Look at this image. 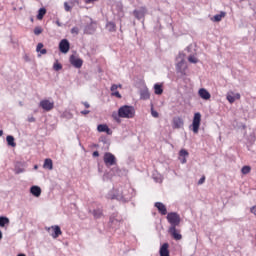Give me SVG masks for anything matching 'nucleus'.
Here are the masks:
<instances>
[{
	"label": "nucleus",
	"mask_w": 256,
	"mask_h": 256,
	"mask_svg": "<svg viewBox=\"0 0 256 256\" xmlns=\"http://www.w3.org/2000/svg\"><path fill=\"white\" fill-rule=\"evenodd\" d=\"M107 199H116L121 203H129L133 199V188H123L113 189L106 195Z\"/></svg>",
	"instance_id": "1"
},
{
	"label": "nucleus",
	"mask_w": 256,
	"mask_h": 256,
	"mask_svg": "<svg viewBox=\"0 0 256 256\" xmlns=\"http://www.w3.org/2000/svg\"><path fill=\"white\" fill-rule=\"evenodd\" d=\"M116 123H121V119H133L135 117V107L131 105H123L118 109L117 114H112Z\"/></svg>",
	"instance_id": "2"
},
{
	"label": "nucleus",
	"mask_w": 256,
	"mask_h": 256,
	"mask_svg": "<svg viewBox=\"0 0 256 256\" xmlns=\"http://www.w3.org/2000/svg\"><path fill=\"white\" fill-rule=\"evenodd\" d=\"M176 71L182 75H187V62H185V54L179 53L176 57Z\"/></svg>",
	"instance_id": "3"
},
{
	"label": "nucleus",
	"mask_w": 256,
	"mask_h": 256,
	"mask_svg": "<svg viewBox=\"0 0 256 256\" xmlns=\"http://www.w3.org/2000/svg\"><path fill=\"white\" fill-rule=\"evenodd\" d=\"M166 219L170 223V227H179L181 225V216L177 212L168 213Z\"/></svg>",
	"instance_id": "4"
},
{
	"label": "nucleus",
	"mask_w": 256,
	"mask_h": 256,
	"mask_svg": "<svg viewBox=\"0 0 256 256\" xmlns=\"http://www.w3.org/2000/svg\"><path fill=\"white\" fill-rule=\"evenodd\" d=\"M201 127V114L199 112L194 113V117L192 120V124L190 125L189 129L197 135L199 133V128Z\"/></svg>",
	"instance_id": "5"
},
{
	"label": "nucleus",
	"mask_w": 256,
	"mask_h": 256,
	"mask_svg": "<svg viewBox=\"0 0 256 256\" xmlns=\"http://www.w3.org/2000/svg\"><path fill=\"white\" fill-rule=\"evenodd\" d=\"M103 161L106 167H113V165H117V158L111 152H106L104 154Z\"/></svg>",
	"instance_id": "6"
},
{
	"label": "nucleus",
	"mask_w": 256,
	"mask_h": 256,
	"mask_svg": "<svg viewBox=\"0 0 256 256\" xmlns=\"http://www.w3.org/2000/svg\"><path fill=\"white\" fill-rule=\"evenodd\" d=\"M39 107L41 109H43V111L49 112L52 111L55 107V102L54 101H50L47 99L41 100L39 103Z\"/></svg>",
	"instance_id": "7"
},
{
	"label": "nucleus",
	"mask_w": 256,
	"mask_h": 256,
	"mask_svg": "<svg viewBox=\"0 0 256 256\" xmlns=\"http://www.w3.org/2000/svg\"><path fill=\"white\" fill-rule=\"evenodd\" d=\"M133 15L135 19H138V21H141V19H144L145 15H147V8L145 6H142L138 9H135L133 11Z\"/></svg>",
	"instance_id": "8"
},
{
	"label": "nucleus",
	"mask_w": 256,
	"mask_h": 256,
	"mask_svg": "<svg viewBox=\"0 0 256 256\" xmlns=\"http://www.w3.org/2000/svg\"><path fill=\"white\" fill-rule=\"evenodd\" d=\"M69 62L75 69H81L83 67V59L73 54L70 56Z\"/></svg>",
	"instance_id": "9"
},
{
	"label": "nucleus",
	"mask_w": 256,
	"mask_h": 256,
	"mask_svg": "<svg viewBox=\"0 0 256 256\" xmlns=\"http://www.w3.org/2000/svg\"><path fill=\"white\" fill-rule=\"evenodd\" d=\"M168 233L175 241H181L183 239V235H181L180 230H177V227H169Z\"/></svg>",
	"instance_id": "10"
},
{
	"label": "nucleus",
	"mask_w": 256,
	"mask_h": 256,
	"mask_svg": "<svg viewBox=\"0 0 256 256\" xmlns=\"http://www.w3.org/2000/svg\"><path fill=\"white\" fill-rule=\"evenodd\" d=\"M53 231L50 235L53 239H57L60 235L63 234V231H61V227L58 225H54L51 227L46 228V231Z\"/></svg>",
	"instance_id": "11"
},
{
	"label": "nucleus",
	"mask_w": 256,
	"mask_h": 256,
	"mask_svg": "<svg viewBox=\"0 0 256 256\" xmlns=\"http://www.w3.org/2000/svg\"><path fill=\"white\" fill-rule=\"evenodd\" d=\"M69 49H71V44L69 43V40L62 39L59 43V50L61 53H69Z\"/></svg>",
	"instance_id": "12"
},
{
	"label": "nucleus",
	"mask_w": 256,
	"mask_h": 256,
	"mask_svg": "<svg viewBox=\"0 0 256 256\" xmlns=\"http://www.w3.org/2000/svg\"><path fill=\"white\" fill-rule=\"evenodd\" d=\"M198 95L204 101H209V99H211V93H209V91H207V89L205 88H200L198 91Z\"/></svg>",
	"instance_id": "13"
},
{
	"label": "nucleus",
	"mask_w": 256,
	"mask_h": 256,
	"mask_svg": "<svg viewBox=\"0 0 256 256\" xmlns=\"http://www.w3.org/2000/svg\"><path fill=\"white\" fill-rule=\"evenodd\" d=\"M109 223L113 226H117L119 225V223H121V216H119V214L117 212H114L111 214L110 216V221Z\"/></svg>",
	"instance_id": "14"
},
{
	"label": "nucleus",
	"mask_w": 256,
	"mask_h": 256,
	"mask_svg": "<svg viewBox=\"0 0 256 256\" xmlns=\"http://www.w3.org/2000/svg\"><path fill=\"white\" fill-rule=\"evenodd\" d=\"M97 131L99 133H107V135L113 134V131H111V128H109V126H107V124H99L97 126Z\"/></svg>",
	"instance_id": "15"
},
{
	"label": "nucleus",
	"mask_w": 256,
	"mask_h": 256,
	"mask_svg": "<svg viewBox=\"0 0 256 256\" xmlns=\"http://www.w3.org/2000/svg\"><path fill=\"white\" fill-rule=\"evenodd\" d=\"M154 207H156V209L158 210L160 215H168L167 214V206H165V204H163V202H156L154 204Z\"/></svg>",
	"instance_id": "16"
},
{
	"label": "nucleus",
	"mask_w": 256,
	"mask_h": 256,
	"mask_svg": "<svg viewBox=\"0 0 256 256\" xmlns=\"http://www.w3.org/2000/svg\"><path fill=\"white\" fill-rule=\"evenodd\" d=\"M30 193L33 197H41V187L37 185L30 187Z\"/></svg>",
	"instance_id": "17"
},
{
	"label": "nucleus",
	"mask_w": 256,
	"mask_h": 256,
	"mask_svg": "<svg viewBox=\"0 0 256 256\" xmlns=\"http://www.w3.org/2000/svg\"><path fill=\"white\" fill-rule=\"evenodd\" d=\"M181 127H183V119H181V117H174L173 118V128L181 129Z\"/></svg>",
	"instance_id": "18"
},
{
	"label": "nucleus",
	"mask_w": 256,
	"mask_h": 256,
	"mask_svg": "<svg viewBox=\"0 0 256 256\" xmlns=\"http://www.w3.org/2000/svg\"><path fill=\"white\" fill-rule=\"evenodd\" d=\"M160 256H169V243H164L161 247H160Z\"/></svg>",
	"instance_id": "19"
},
{
	"label": "nucleus",
	"mask_w": 256,
	"mask_h": 256,
	"mask_svg": "<svg viewBox=\"0 0 256 256\" xmlns=\"http://www.w3.org/2000/svg\"><path fill=\"white\" fill-rule=\"evenodd\" d=\"M43 168L48 169L49 171H52L53 170V160H51V158H46L44 160Z\"/></svg>",
	"instance_id": "20"
},
{
	"label": "nucleus",
	"mask_w": 256,
	"mask_h": 256,
	"mask_svg": "<svg viewBox=\"0 0 256 256\" xmlns=\"http://www.w3.org/2000/svg\"><path fill=\"white\" fill-rule=\"evenodd\" d=\"M14 172L16 175H20V173H25V168L23 167V164L17 162L14 168Z\"/></svg>",
	"instance_id": "21"
},
{
	"label": "nucleus",
	"mask_w": 256,
	"mask_h": 256,
	"mask_svg": "<svg viewBox=\"0 0 256 256\" xmlns=\"http://www.w3.org/2000/svg\"><path fill=\"white\" fill-rule=\"evenodd\" d=\"M10 223L11 221L7 216H0V227L5 228L9 226Z\"/></svg>",
	"instance_id": "22"
},
{
	"label": "nucleus",
	"mask_w": 256,
	"mask_h": 256,
	"mask_svg": "<svg viewBox=\"0 0 256 256\" xmlns=\"http://www.w3.org/2000/svg\"><path fill=\"white\" fill-rule=\"evenodd\" d=\"M154 93L155 95H163V85L156 83L154 85Z\"/></svg>",
	"instance_id": "23"
},
{
	"label": "nucleus",
	"mask_w": 256,
	"mask_h": 256,
	"mask_svg": "<svg viewBox=\"0 0 256 256\" xmlns=\"http://www.w3.org/2000/svg\"><path fill=\"white\" fill-rule=\"evenodd\" d=\"M93 217L94 219H101L103 217V210L100 208L93 210Z\"/></svg>",
	"instance_id": "24"
},
{
	"label": "nucleus",
	"mask_w": 256,
	"mask_h": 256,
	"mask_svg": "<svg viewBox=\"0 0 256 256\" xmlns=\"http://www.w3.org/2000/svg\"><path fill=\"white\" fill-rule=\"evenodd\" d=\"M106 29H107L108 31H110V33H113V32L116 31L117 26L115 25V22H108V23L106 24Z\"/></svg>",
	"instance_id": "25"
},
{
	"label": "nucleus",
	"mask_w": 256,
	"mask_h": 256,
	"mask_svg": "<svg viewBox=\"0 0 256 256\" xmlns=\"http://www.w3.org/2000/svg\"><path fill=\"white\" fill-rule=\"evenodd\" d=\"M6 141H7L8 145H9L10 147H16V146H17V144L15 143V137H13V136H11V135H8V136L6 137Z\"/></svg>",
	"instance_id": "26"
},
{
	"label": "nucleus",
	"mask_w": 256,
	"mask_h": 256,
	"mask_svg": "<svg viewBox=\"0 0 256 256\" xmlns=\"http://www.w3.org/2000/svg\"><path fill=\"white\" fill-rule=\"evenodd\" d=\"M47 13V9H45V8H40L39 10H38V14H37V19L39 20V21H41V19H43V17H45V14Z\"/></svg>",
	"instance_id": "27"
},
{
	"label": "nucleus",
	"mask_w": 256,
	"mask_h": 256,
	"mask_svg": "<svg viewBox=\"0 0 256 256\" xmlns=\"http://www.w3.org/2000/svg\"><path fill=\"white\" fill-rule=\"evenodd\" d=\"M223 17H225V12H221L220 14H216L212 21H214L215 23H219V21H221V19H223Z\"/></svg>",
	"instance_id": "28"
},
{
	"label": "nucleus",
	"mask_w": 256,
	"mask_h": 256,
	"mask_svg": "<svg viewBox=\"0 0 256 256\" xmlns=\"http://www.w3.org/2000/svg\"><path fill=\"white\" fill-rule=\"evenodd\" d=\"M226 99L228 103H231V104L235 103V97L233 96V92L227 93Z\"/></svg>",
	"instance_id": "29"
},
{
	"label": "nucleus",
	"mask_w": 256,
	"mask_h": 256,
	"mask_svg": "<svg viewBox=\"0 0 256 256\" xmlns=\"http://www.w3.org/2000/svg\"><path fill=\"white\" fill-rule=\"evenodd\" d=\"M85 33H88L89 35L95 33V28L93 25H88L85 27Z\"/></svg>",
	"instance_id": "30"
},
{
	"label": "nucleus",
	"mask_w": 256,
	"mask_h": 256,
	"mask_svg": "<svg viewBox=\"0 0 256 256\" xmlns=\"http://www.w3.org/2000/svg\"><path fill=\"white\" fill-rule=\"evenodd\" d=\"M140 95L141 99H149V97H151V95L149 94V90H142Z\"/></svg>",
	"instance_id": "31"
},
{
	"label": "nucleus",
	"mask_w": 256,
	"mask_h": 256,
	"mask_svg": "<svg viewBox=\"0 0 256 256\" xmlns=\"http://www.w3.org/2000/svg\"><path fill=\"white\" fill-rule=\"evenodd\" d=\"M121 87H122L121 84H119V85L113 84L110 88V91H111V93H115V92H117V89H121Z\"/></svg>",
	"instance_id": "32"
},
{
	"label": "nucleus",
	"mask_w": 256,
	"mask_h": 256,
	"mask_svg": "<svg viewBox=\"0 0 256 256\" xmlns=\"http://www.w3.org/2000/svg\"><path fill=\"white\" fill-rule=\"evenodd\" d=\"M241 171H242L243 175H247L248 173L251 172V167L250 166H243Z\"/></svg>",
	"instance_id": "33"
},
{
	"label": "nucleus",
	"mask_w": 256,
	"mask_h": 256,
	"mask_svg": "<svg viewBox=\"0 0 256 256\" xmlns=\"http://www.w3.org/2000/svg\"><path fill=\"white\" fill-rule=\"evenodd\" d=\"M41 33H43V28H41V26H36L34 28V35H41Z\"/></svg>",
	"instance_id": "34"
},
{
	"label": "nucleus",
	"mask_w": 256,
	"mask_h": 256,
	"mask_svg": "<svg viewBox=\"0 0 256 256\" xmlns=\"http://www.w3.org/2000/svg\"><path fill=\"white\" fill-rule=\"evenodd\" d=\"M54 71H61V69H63V65H61V63L56 62L53 65Z\"/></svg>",
	"instance_id": "35"
},
{
	"label": "nucleus",
	"mask_w": 256,
	"mask_h": 256,
	"mask_svg": "<svg viewBox=\"0 0 256 256\" xmlns=\"http://www.w3.org/2000/svg\"><path fill=\"white\" fill-rule=\"evenodd\" d=\"M188 61H189V63H198V62H199V60L197 59V57H195L194 55H190V56L188 57Z\"/></svg>",
	"instance_id": "36"
},
{
	"label": "nucleus",
	"mask_w": 256,
	"mask_h": 256,
	"mask_svg": "<svg viewBox=\"0 0 256 256\" xmlns=\"http://www.w3.org/2000/svg\"><path fill=\"white\" fill-rule=\"evenodd\" d=\"M179 155H180V157H188L189 156V152L187 150H185V149H181L179 151Z\"/></svg>",
	"instance_id": "37"
},
{
	"label": "nucleus",
	"mask_w": 256,
	"mask_h": 256,
	"mask_svg": "<svg viewBox=\"0 0 256 256\" xmlns=\"http://www.w3.org/2000/svg\"><path fill=\"white\" fill-rule=\"evenodd\" d=\"M151 115H152V117L157 119L159 117V112H157L153 108H151Z\"/></svg>",
	"instance_id": "38"
},
{
	"label": "nucleus",
	"mask_w": 256,
	"mask_h": 256,
	"mask_svg": "<svg viewBox=\"0 0 256 256\" xmlns=\"http://www.w3.org/2000/svg\"><path fill=\"white\" fill-rule=\"evenodd\" d=\"M72 35H79V28L78 27H73L71 29Z\"/></svg>",
	"instance_id": "39"
},
{
	"label": "nucleus",
	"mask_w": 256,
	"mask_h": 256,
	"mask_svg": "<svg viewBox=\"0 0 256 256\" xmlns=\"http://www.w3.org/2000/svg\"><path fill=\"white\" fill-rule=\"evenodd\" d=\"M153 179L156 183H162L163 182V178L161 176H156V177L154 176Z\"/></svg>",
	"instance_id": "40"
},
{
	"label": "nucleus",
	"mask_w": 256,
	"mask_h": 256,
	"mask_svg": "<svg viewBox=\"0 0 256 256\" xmlns=\"http://www.w3.org/2000/svg\"><path fill=\"white\" fill-rule=\"evenodd\" d=\"M43 49V43H38L37 47H36V51L37 53H40Z\"/></svg>",
	"instance_id": "41"
},
{
	"label": "nucleus",
	"mask_w": 256,
	"mask_h": 256,
	"mask_svg": "<svg viewBox=\"0 0 256 256\" xmlns=\"http://www.w3.org/2000/svg\"><path fill=\"white\" fill-rule=\"evenodd\" d=\"M112 97H117V99H121V93H119V91H116L114 93H111Z\"/></svg>",
	"instance_id": "42"
},
{
	"label": "nucleus",
	"mask_w": 256,
	"mask_h": 256,
	"mask_svg": "<svg viewBox=\"0 0 256 256\" xmlns=\"http://www.w3.org/2000/svg\"><path fill=\"white\" fill-rule=\"evenodd\" d=\"M64 9L67 12L71 11V7H70L69 3H67V2L64 3Z\"/></svg>",
	"instance_id": "43"
},
{
	"label": "nucleus",
	"mask_w": 256,
	"mask_h": 256,
	"mask_svg": "<svg viewBox=\"0 0 256 256\" xmlns=\"http://www.w3.org/2000/svg\"><path fill=\"white\" fill-rule=\"evenodd\" d=\"M99 141H101V143H104V145H105V144H107V137L101 136Z\"/></svg>",
	"instance_id": "44"
},
{
	"label": "nucleus",
	"mask_w": 256,
	"mask_h": 256,
	"mask_svg": "<svg viewBox=\"0 0 256 256\" xmlns=\"http://www.w3.org/2000/svg\"><path fill=\"white\" fill-rule=\"evenodd\" d=\"M205 183V176H202L199 181H198V185H203Z\"/></svg>",
	"instance_id": "45"
},
{
	"label": "nucleus",
	"mask_w": 256,
	"mask_h": 256,
	"mask_svg": "<svg viewBox=\"0 0 256 256\" xmlns=\"http://www.w3.org/2000/svg\"><path fill=\"white\" fill-rule=\"evenodd\" d=\"M84 1H85L86 5H89L91 3H95V2H97L99 0H84Z\"/></svg>",
	"instance_id": "46"
},
{
	"label": "nucleus",
	"mask_w": 256,
	"mask_h": 256,
	"mask_svg": "<svg viewBox=\"0 0 256 256\" xmlns=\"http://www.w3.org/2000/svg\"><path fill=\"white\" fill-rule=\"evenodd\" d=\"M80 113H81V115H89V113H91V111H89V110H82Z\"/></svg>",
	"instance_id": "47"
},
{
	"label": "nucleus",
	"mask_w": 256,
	"mask_h": 256,
	"mask_svg": "<svg viewBox=\"0 0 256 256\" xmlns=\"http://www.w3.org/2000/svg\"><path fill=\"white\" fill-rule=\"evenodd\" d=\"M28 121H29V123H35V117L29 116Z\"/></svg>",
	"instance_id": "48"
},
{
	"label": "nucleus",
	"mask_w": 256,
	"mask_h": 256,
	"mask_svg": "<svg viewBox=\"0 0 256 256\" xmlns=\"http://www.w3.org/2000/svg\"><path fill=\"white\" fill-rule=\"evenodd\" d=\"M250 212L253 213V215H256V206H253V207L250 209Z\"/></svg>",
	"instance_id": "49"
},
{
	"label": "nucleus",
	"mask_w": 256,
	"mask_h": 256,
	"mask_svg": "<svg viewBox=\"0 0 256 256\" xmlns=\"http://www.w3.org/2000/svg\"><path fill=\"white\" fill-rule=\"evenodd\" d=\"M82 104L86 109H89L91 107V105H89L88 102H82Z\"/></svg>",
	"instance_id": "50"
},
{
	"label": "nucleus",
	"mask_w": 256,
	"mask_h": 256,
	"mask_svg": "<svg viewBox=\"0 0 256 256\" xmlns=\"http://www.w3.org/2000/svg\"><path fill=\"white\" fill-rule=\"evenodd\" d=\"M92 157H99V151H94L92 153Z\"/></svg>",
	"instance_id": "51"
},
{
	"label": "nucleus",
	"mask_w": 256,
	"mask_h": 256,
	"mask_svg": "<svg viewBox=\"0 0 256 256\" xmlns=\"http://www.w3.org/2000/svg\"><path fill=\"white\" fill-rule=\"evenodd\" d=\"M56 25H57L58 27H63V23H60L59 20H56Z\"/></svg>",
	"instance_id": "52"
},
{
	"label": "nucleus",
	"mask_w": 256,
	"mask_h": 256,
	"mask_svg": "<svg viewBox=\"0 0 256 256\" xmlns=\"http://www.w3.org/2000/svg\"><path fill=\"white\" fill-rule=\"evenodd\" d=\"M40 53H41V55H46L47 54V49L42 48V51Z\"/></svg>",
	"instance_id": "53"
},
{
	"label": "nucleus",
	"mask_w": 256,
	"mask_h": 256,
	"mask_svg": "<svg viewBox=\"0 0 256 256\" xmlns=\"http://www.w3.org/2000/svg\"><path fill=\"white\" fill-rule=\"evenodd\" d=\"M235 99H241V94H239V93H237V94H235Z\"/></svg>",
	"instance_id": "54"
},
{
	"label": "nucleus",
	"mask_w": 256,
	"mask_h": 256,
	"mask_svg": "<svg viewBox=\"0 0 256 256\" xmlns=\"http://www.w3.org/2000/svg\"><path fill=\"white\" fill-rule=\"evenodd\" d=\"M181 163H183V164L187 163V159H186V158H183V159L181 160Z\"/></svg>",
	"instance_id": "55"
},
{
	"label": "nucleus",
	"mask_w": 256,
	"mask_h": 256,
	"mask_svg": "<svg viewBox=\"0 0 256 256\" xmlns=\"http://www.w3.org/2000/svg\"><path fill=\"white\" fill-rule=\"evenodd\" d=\"M3 239V232L0 230V241Z\"/></svg>",
	"instance_id": "56"
},
{
	"label": "nucleus",
	"mask_w": 256,
	"mask_h": 256,
	"mask_svg": "<svg viewBox=\"0 0 256 256\" xmlns=\"http://www.w3.org/2000/svg\"><path fill=\"white\" fill-rule=\"evenodd\" d=\"M0 137H3V130H0Z\"/></svg>",
	"instance_id": "57"
},
{
	"label": "nucleus",
	"mask_w": 256,
	"mask_h": 256,
	"mask_svg": "<svg viewBox=\"0 0 256 256\" xmlns=\"http://www.w3.org/2000/svg\"><path fill=\"white\" fill-rule=\"evenodd\" d=\"M74 3H76L77 5H79V0H74Z\"/></svg>",
	"instance_id": "58"
},
{
	"label": "nucleus",
	"mask_w": 256,
	"mask_h": 256,
	"mask_svg": "<svg viewBox=\"0 0 256 256\" xmlns=\"http://www.w3.org/2000/svg\"><path fill=\"white\" fill-rule=\"evenodd\" d=\"M93 147H99V145H97V144H93Z\"/></svg>",
	"instance_id": "59"
},
{
	"label": "nucleus",
	"mask_w": 256,
	"mask_h": 256,
	"mask_svg": "<svg viewBox=\"0 0 256 256\" xmlns=\"http://www.w3.org/2000/svg\"><path fill=\"white\" fill-rule=\"evenodd\" d=\"M38 168H39V166H37V165L34 166V169H38Z\"/></svg>",
	"instance_id": "60"
}]
</instances>
